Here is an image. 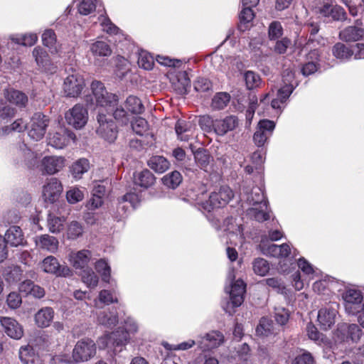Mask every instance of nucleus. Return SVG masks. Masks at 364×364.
Returning <instances> with one entry per match:
<instances>
[{
	"mask_svg": "<svg viewBox=\"0 0 364 364\" xmlns=\"http://www.w3.org/2000/svg\"><path fill=\"white\" fill-rule=\"evenodd\" d=\"M91 89L97 107L112 112L114 119L122 124H129V115L122 106H117L118 97L116 95L108 92L100 81H93Z\"/></svg>",
	"mask_w": 364,
	"mask_h": 364,
	"instance_id": "obj_1",
	"label": "nucleus"
},
{
	"mask_svg": "<svg viewBox=\"0 0 364 364\" xmlns=\"http://www.w3.org/2000/svg\"><path fill=\"white\" fill-rule=\"evenodd\" d=\"M282 237L283 232L279 230H271L268 232V235H262L259 245L262 253L267 256L281 259H286L291 255L295 257L296 255V250L292 252L289 244L284 243L281 245H277L269 242V240L277 241L282 238Z\"/></svg>",
	"mask_w": 364,
	"mask_h": 364,
	"instance_id": "obj_2",
	"label": "nucleus"
},
{
	"mask_svg": "<svg viewBox=\"0 0 364 364\" xmlns=\"http://www.w3.org/2000/svg\"><path fill=\"white\" fill-rule=\"evenodd\" d=\"M227 281L229 284L225 286V289L229 294L230 301L223 306V309L229 315H232L235 313V308L240 306L243 303L246 284L242 279L235 280L233 269L229 271Z\"/></svg>",
	"mask_w": 364,
	"mask_h": 364,
	"instance_id": "obj_3",
	"label": "nucleus"
},
{
	"mask_svg": "<svg viewBox=\"0 0 364 364\" xmlns=\"http://www.w3.org/2000/svg\"><path fill=\"white\" fill-rule=\"evenodd\" d=\"M293 80V73L291 71L286 70L284 72L282 85L277 89L275 96L274 94V91L272 89V94L270 92L266 94L264 97L260 100V105L267 103L269 102V96L272 95L273 97L271 100L272 108L281 112L284 107V103L294 90V86L292 84Z\"/></svg>",
	"mask_w": 364,
	"mask_h": 364,
	"instance_id": "obj_4",
	"label": "nucleus"
},
{
	"mask_svg": "<svg viewBox=\"0 0 364 364\" xmlns=\"http://www.w3.org/2000/svg\"><path fill=\"white\" fill-rule=\"evenodd\" d=\"M299 269L303 275L296 272L293 275L294 286L298 291L302 289L304 284H308L311 280L319 277V270L315 268L304 257H301L297 262Z\"/></svg>",
	"mask_w": 364,
	"mask_h": 364,
	"instance_id": "obj_5",
	"label": "nucleus"
},
{
	"mask_svg": "<svg viewBox=\"0 0 364 364\" xmlns=\"http://www.w3.org/2000/svg\"><path fill=\"white\" fill-rule=\"evenodd\" d=\"M362 336V330L355 323H339L333 333L335 343L342 344L349 341L358 343Z\"/></svg>",
	"mask_w": 364,
	"mask_h": 364,
	"instance_id": "obj_6",
	"label": "nucleus"
},
{
	"mask_svg": "<svg viewBox=\"0 0 364 364\" xmlns=\"http://www.w3.org/2000/svg\"><path fill=\"white\" fill-rule=\"evenodd\" d=\"M345 311L347 314L355 315L360 312L363 301V292L355 287H347L342 293Z\"/></svg>",
	"mask_w": 364,
	"mask_h": 364,
	"instance_id": "obj_7",
	"label": "nucleus"
},
{
	"mask_svg": "<svg viewBox=\"0 0 364 364\" xmlns=\"http://www.w3.org/2000/svg\"><path fill=\"white\" fill-rule=\"evenodd\" d=\"M313 4L315 12L322 16L331 18L336 21L345 19L346 12L343 9L334 5L333 0H314Z\"/></svg>",
	"mask_w": 364,
	"mask_h": 364,
	"instance_id": "obj_8",
	"label": "nucleus"
},
{
	"mask_svg": "<svg viewBox=\"0 0 364 364\" xmlns=\"http://www.w3.org/2000/svg\"><path fill=\"white\" fill-rule=\"evenodd\" d=\"M97 123L99 124L97 128V133L105 140L109 143H112L117 137L118 130L116 124L107 116L99 110L97 116Z\"/></svg>",
	"mask_w": 364,
	"mask_h": 364,
	"instance_id": "obj_9",
	"label": "nucleus"
},
{
	"mask_svg": "<svg viewBox=\"0 0 364 364\" xmlns=\"http://www.w3.org/2000/svg\"><path fill=\"white\" fill-rule=\"evenodd\" d=\"M96 345L89 338H83L77 342L73 350V359L77 362H85L94 357Z\"/></svg>",
	"mask_w": 364,
	"mask_h": 364,
	"instance_id": "obj_10",
	"label": "nucleus"
},
{
	"mask_svg": "<svg viewBox=\"0 0 364 364\" xmlns=\"http://www.w3.org/2000/svg\"><path fill=\"white\" fill-rule=\"evenodd\" d=\"M48 119L46 115L41 112L35 113L31 119L28 127V136L35 140H41L45 135Z\"/></svg>",
	"mask_w": 364,
	"mask_h": 364,
	"instance_id": "obj_11",
	"label": "nucleus"
},
{
	"mask_svg": "<svg viewBox=\"0 0 364 364\" xmlns=\"http://www.w3.org/2000/svg\"><path fill=\"white\" fill-rule=\"evenodd\" d=\"M85 87L83 77L76 70L68 75L64 80L63 91L66 96L70 97H77Z\"/></svg>",
	"mask_w": 364,
	"mask_h": 364,
	"instance_id": "obj_12",
	"label": "nucleus"
},
{
	"mask_svg": "<svg viewBox=\"0 0 364 364\" xmlns=\"http://www.w3.org/2000/svg\"><path fill=\"white\" fill-rule=\"evenodd\" d=\"M67 123L75 129L82 128L87 122V110L81 105H75L65 114Z\"/></svg>",
	"mask_w": 364,
	"mask_h": 364,
	"instance_id": "obj_13",
	"label": "nucleus"
},
{
	"mask_svg": "<svg viewBox=\"0 0 364 364\" xmlns=\"http://www.w3.org/2000/svg\"><path fill=\"white\" fill-rule=\"evenodd\" d=\"M224 342L223 334L218 331H211L197 338V345L203 351L219 347Z\"/></svg>",
	"mask_w": 364,
	"mask_h": 364,
	"instance_id": "obj_14",
	"label": "nucleus"
},
{
	"mask_svg": "<svg viewBox=\"0 0 364 364\" xmlns=\"http://www.w3.org/2000/svg\"><path fill=\"white\" fill-rule=\"evenodd\" d=\"M40 268L46 273L59 277H68L72 271L67 266H61L58 259L52 256L46 257L40 264Z\"/></svg>",
	"mask_w": 364,
	"mask_h": 364,
	"instance_id": "obj_15",
	"label": "nucleus"
},
{
	"mask_svg": "<svg viewBox=\"0 0 364 364\" xmlns=\"http://www.w3.org/2000/svg\"><path fill=\"white\" fill-rule=\"evenodd\" d=\"M65 165L63 156H46L40 163V171L43 174L54 175L60 171Z\"/></svg>",
	"mask_w": 364,
	"mask_h": 364,
	"instance_id": "obj_16",
	"label": "nucleus"
},
{
	"mask_svg": "<svg viewBox=\"0 0 364 364\" xmlns=\"http://www.w3.org/2000/svg\"><path fill=\"white\" fill-rule=\"evenodd\" d=\"M32 55L38 66L44 72L53 74L57 71V66L51 61L47 51L41 46L34 48Z\"/></svg>",
	"mask_w": 364,
	"mask_h": 364,
	"instance_id": "obj_17",
	"label": "nucleus"
},
{
	"mask_svg": "<svg viewBox=\"0 0 364 364\" xmlns=\"http://www.w3.org/2000/svg\"><path fill=\"white\" fill-rule=\"evenodd\" d=\"M275 128L273 121L269 119L260 120L258 123L257 131L253 136V140L258 147L264 146L267 139L272 135Z\"/></svg>",
	"mask_w": 364,
	"mask_h": 364,
	"instance_id": "obj_18",
	"label": "nucleus"
},
{
	"mask_svg": "<svg viewBox=\"0 0 364 364\" xmlns=\"http://www.w3.org/2000/svg\"><path fill=\"white\" fill-rule=\"evenodd\" d=\"M92 258L91 251L88 250H81L79 251H71L68 255V261L75 269L84 270L88 267L89 263Z\"/></svg>",
	"mask_w": 364,
	"mask_h": 364,
	"instance_id": "obj_19",
	"label": "nucleus"
},
{
	"mask_svg": "<svg viewBox=\"0 0 364 364\" xmlns=\"http://www.w3.org/2000/svg\"><path fill=\"white\" fill-rule=\"evenodd\" d=\"M338 311L333 306H327L319 309L317 321L323 330L331 328L336 322Z\"/></svg>",
	"mask_w": 364,
	"mask_h": 364,
	"instance_id": "obj_20",
	"label": "nucleus"
},
{
	"mask_svg": "<svg viewBox=\"0 0 364 364\" xmlns=\"http://www.w3.org/2000/svg\"><path fill=\"white\" fill-rule=\"evenodd\" d=\"M245 196L247 203L253 207L259 206L260 208H265L266 205L268 204L263 190L261 188H253L250 193H248L247 189L243 188L242 192L240 193V198L242 199Z\"/></svg>",
	"mask_w": 364,
	"mask_h": 364,
	"instance_id": "obj_21",
	"label": "nucleus"
},
{
	"mask_svg": "<svg viewBox=\"0 0 364 364\" xmlns=\"http://www.w3.org/2000/svg\"><path fill=\"white\" fill-rule=\"evenodd\" d=\"M62 191L61 183L57 178H52L44 185L43 196L46 201L54 203L58 199Z\"/></svg>",
	"mask_w": 364,
	"mask_h": 364,
	"instance_id": "obj_22",
	"label": "nucleus"
},
{
	"mask_svg": "<svg viewBox=\"0 0 364 364\" xmlns=\"http://www.w3.org/2000/svg\"><path fill=\"white\" fill-rule=\"evenodd\" d=\"M238 124V118L235 115H229L223 119H215V133L218 136H224L228 132L234 130Z\"/></svg>",
	"mask_w": 364,
	"mask_h": 364,
	"instance_id": "obj_23",
	"label": "nucleus"
},
{
	"mask_svg": "<svg viewBox=\"0 0 364 364\" xmlns=\"http://www.w3.org/2000/svg\"><path fill=\"white\" fill-rule=\"evenodd\" d=\"M0 322L8 336L16 340L21 338L23 335V328L16 320L10 317H2Z\"/></svg>",
	"mask_w": 364,
	"mask_h": 364,
	"instance_id": "obj_24",
	"label": "nucleus"
},
{
	"mask_svg": "<svg viewBox=\"0 0 364 364\" xmlns=\"http://www.w3.org/2000/svg\"><path fill=\"white\" fill-rule=\"evenodd\" d=\"M205 198H206L205 191L204 188H203L200 193L197 195L196 198H194L195 200L196 201V203L200 205L203 210L210 212L215 208L222 207L220 196L218 192L212 193L209 196L208 200H204L203 199Z\"/></svg>",
	"mask_w": 364,
	"mask_h": 364,
	"instance_id": "obj_25",
	"label": "nucleus"
},
{
	"mask_svg": "<svg viewBox=\"0 0 364 364\" xmlns=\"http://www.w3.org/2000/svg\"><path fill=\"white\" fill-rule=\"evenodd\" d=\"M75 135L70 131H63L61 132L50 133L48 137V144L57 149L64 148L70 140H75Z\"/></svg>",
	"mask_w": 364,
	"mask_h": 364,
	"instance_id": "obj_26",
	"label": "nucleus"
},
{
	"mask_svg": "<svg viewBox=\"0 0 364 364\" xmlns=\"http://www.w3.org/2000/svg\"><path fill=\"white\" fill-rule=\"evenodd\" d=\"M358 21L355 26H349L341 30L339 38L345 42H355L364 40V28L358 26Z\"/></svg>",
	"mask_w": 364,
	"mask_h": 364,
	"instance_id": "obj_27",
	"label": "nucleus"
},
{
	"mask_svg": "<svg viewBox=\"0 0 364 364\" xmlns=\"http://www.w3.org/2000/svg\"><path fill=\"white\" fill-rule=\"evenodd\" d=\"M195 126L188 121L178 119L175 124V132L178 139L188 141L194 136Z\"/></svg>",
	"mask_w": 364,
	"mask_h": 364,
	"instance_id": "obj_28",
	"label": "nucleus"
},
{
	"mask_svg": "<svg viewBox=\"0 0 364 364\" xmlns=\"http://www.w3.org/2000/svg\"><path fill=\"white\" fill-rule=\"evenodd\" d=\"M319 53L317 49L311 50L306 55V61L302 65L301 70L304 76L315 73L319 68Z\"/></svg>",
	"mask_w": 364,
	"mask_h": 364,
	"instance_id": "obj_29",
	"label": "nucleus"
},
{
	"mask_svg": "<svg viewBox=\"0 0 364 364\" xmlns=\"http://www.w3.org/2000/svg\"><path fill=\"white\" fill-rule=\"evenodd\" d=\"M97 322L106 328H112L115 326L118 321V314L116 310L105 309L96 313Z\"/></svg>",
	"mask_w": 364,
	"mask_h": 364,
	"instance_id": "obj_30",
	"label": "nucleus"
},
{
	"mask_svg": "<svg viewBox=\"0 0 364 364\" xmlns=\"http://www.w3.org/2000/svg\"><path fill=\"white\" fill-rule=\"evenodd\" d=\"M3 240L7 245L12 247H18L23 245L25 242V239L21 229L18 226H11L6 232Z\"/></svg>",
	"mask_w": 364,
	"mask_h": 364,
	"instance_id": "obj_31",
	"label": "nucleus"
},
{
	"mask_svg": "<svg viewBox=\"0 0 364 364\" xmlns=\"http://www.w3.org/2000/svg\"><path fill=\"white\" fill-rule=\"evenodd\" d=\"M36 245L38 249L54 253L58 247V240L49 235H41L35 239Z\"/></svg>",
	"mask_w": 364,
	"mask_h": 364,
	"instance_id": "obj_32",
	"label": "nucleus"
},
{
	"mask_svg": "<svg viewBox=\"0 0 364 364\" xmlns=\"http://www.w3.org/2000/svg\"><path fill=\"white\" fill-rule=\"evenodd\" d=\"M54 315V310L51 307H43L35 314V323L39 328L48 327L53 320Z\"/></svg>",
	"mask_w": 364,
	"mask_h": 364,
	"instance_id": "obj_33",
	"label": "nucleus"
},
{
	"mask_svg": "<svg viewBox=\"0 0 364 364\" xmlns=\"http://www.w3.org/2000/svg\"><path fill=\"white\" fill-rule=\"evenodd\" d=\"M4 97L11 104L22 108L25 107L28 103V97L21 91L13 88L4 90Z\"/></svg>",
	"mask_w": 364,
	"mask_h": 364,
	"instance_id": "obj_34",
	"label": "nucleus"
},
{
	"mask_svg": "<svg viewBox=\"0 0 364 364\" xmlns=\"http://www.w3.org/2000/svg\"><path fill=\"white\" fill-rule=\"evenodd\" d=\"M89 51L95 60H98L99 58L109 57L112 53L110 46L103 41H97L92 43L90 45Z\"/></svg>",
	"mask_w": 364,
	"mask_h": 364,
	"instance_id": "obj_35",
	"label": "nucleus"
},
{
	"mask_svg": "<svg viewBox=\"0 0 364 364\" xmlns=\"http://www.w3.org/2000/svg\"><path fill=\"white\" fill-rule=\"evenodd\" d=\"M41 39L43 46L47 47L52 54H58L60 53V45L53 30L46 29L42 33Z\"/></svg>",
	"mask_w": 364,
	"mask_h": 364,
	"instance_id": "obj_36",
	"label": "nucleus"
},
{
	"mask_svg": "<svg viewBox=\"0 0 364 364\" xmlns=\"http://www.w3.org/2000/svg\"><path fill=\"white\" fill-rule=\"evenodd\" d=\"M155 181V176L148 169H144L134 174V184L145 189L152 186Z\"/></svg>",
	"mask_w": 364,
	"mask_h": 364,
	"instance_id": "obj_37",
	"label": "nucleus"
},
{
	"mask_svg": "<svg viewBox=\"0 0 364 364\" xmlns=\"http://www.w3.org/2000/svg\"><path fill=\"white\" fill-rule=\"evenodd\" d=\"M90 162L87 159L81 158L73 162L70 167V172L75 180L82 178L84 173L90 169Z\"/></svg>",
	"mask_w": 364,
	"mask_h": 364,
	"instance_id": "obj_38",
	"label": "nucleus"
},
{
	"mask_svg": "<svg viewBox=\"0 0 364 364\" xmlns=\"http://www.w3.org/2000/svg\"><path fill=\"white\" fill-rule=\"evenodd\" d=\"M332 53L341 62H347L353 55V50L342 43H337L332 48Z\"/></svg>",
	"mask_w": 364,
	"mask_h": 364,
	"instance_id": "obj_39",
	"label": "nucleus"
},
{
	"mask_svg": "<svg viewBox=\"0 0 364 364\" xmlns=\"http://www.w3.org/2000/svg\"><path fill=\"white\" fill-rule=\"evenodd\" d=\"M124 107H126L127 114L130 112L133 114H140L144 110V107L141 102V100L134 95H129L125 100L124 103ZM129 116V114H128ZM130 119V117H129Z\"/></svg>",
	"mask_w": 364,
	"mask_h": 364,
	"instance_id": "obj_40",
	"label": "nucleus"
},
{
	"mask_svg": "<svg viewBox=\"0 0 364 364\" xmlns=\"http://www.w3.org/2000/svg\"><path fill=\"white\" fill-rule=\"evenodd\" d=\"M256 333L259 336H269L272 334H277V331L273 321L268 318L263 317L257 326Z\"/></svg>",
	"mask_w": 364,
	"mask_h": 364,
	"instance_id": "obj_41",
	"label": "nucleus"
},
{
	"mask_svg": "<svg viewBox=\"0 0 364 364\" xmlns=\"http://www.w3.org/2000/svg\"><path fill=\"white\" fill-rule=\"evenodd\" d=\"M20 290L26 292V294H31L37 299L43 298L46 294L43 287L35 284L30 280L24 281L20 286Z\"/></svg>",
	"mask_w": 364,
	"mask_h": 364,
	"instance_id": "obj_42",
	"label": "nucleus"
},
{
	"mask_svg": "<svg viewBox=\"0 0 364 364\" xmlns=\"http://www.w3.org/2000/svg\"><path fill=\"white\" fill-rule=\"evenodd\" d=\"M18 357L23 364H33L38 359V356L30 345L21 346L18 351Z\"/></svg>",
	"mask_w": 364,
	"mask_h": 364,
	"instance_id": "obj_43",
	"label": "nucleus"
},
{
	"mask_svg": "<svg viewBox=\"0 0 364 364\" xmlns=\"http://www.w3.org/2000/svg\"><path fill=\"white\" fill-rule=\"evenodd\" d=\"M230 95L225 92L216 93L211 102V107L214 110H222L225 109L230 101Z\"/></svg>",
	"mask_w": 364,
	"mask_h": 364,
	"instance_id": "obj_44",
	"label": "nucleus"
},
{
	"mask_svg": "<svg viewBox=\"0 0 364 364\" xmlns=\"http://www.w3.org/2000/svg\"><path fill=\"white\" fill-rule=\"evenodd\" d=\"M149 166L157 173H164L169 167V162L161 156H154L148 161Z\"/></svg>",
	"mask_w": 364,
	"mask_h": 364,
	"instance_id": "obj_45",
	"label": "nucleus"
},
{
	"mask_svg": "<svg viewBox=\"0 0 364 364\" xmlns=\"http://www.w3.org/2000/svg\"><path fill=\"white\" fill-rule=\"evenodd\" d=\"M223 228L224 231L228 232L230 235H235L239 240L242 238L243 228L241 225H235L232 218H228L223 221Z\"/></svg>",
	"mask_w": 364,
	"mask_h": 364,
	"instance_id": "obj_46",
	"label": "nucleus"
},
{
	"mask_svg": "<svg viewBox=\"0 0 364 364\" xmlns=\"http://www.w3.org/2000/svg\"><path fill=\"white\" fill-rule=\"evenodd\" d=\"M117 298L114 295V293L107 289L100 291L98 297L94 300L96 308H100V304L109 305L113 303H117Z\"/></svg>",
	"mask_w": 364,
	"mask_h": 364,
	"instance_id": "obj_47",
	"label": "nucleus"
},
{
	"mask_svg": "<svg viewBox=\"0 0 364 364\" xmlns=\"http://www.w3.org/2000/svg\"><path fill=\"white\" fill-rule=\"evenodd\" d=\"M81 278L82 282L89 288L93 289L97 286L99 277L91 268L81 271Z\"/></svg>",
	"mask_w": 364,
	"mask_h": 364,
	"instance_id": "obj_48",
	"label": "nucleus"
},
{
	"mask_svg": "<svg viewBox=\"0 0 364 364\" xmlns=\"http://www.w3.org/2000/svg\"><path fill=\"white\" fill-rule=\"evenodd\" d=\"M96 271L101 275L102 281L109 282L111 276V268L107 262L100 259L95 263Z\"/></svg>",
	"mask_w": 364,
	"mask_h": 364,
	"instance_id": "obj_49",
	"label": "nucleus"
},
{
	"mask_svg": "<svg viewBox=\"0 0 364 364\" xmlns=\"http://www.w3.org/2000/svg\"><path fill=\"white\" fill-rule=\"evenodd\" d=\"M113 346H125L129 341V336L124 329L117 328L111 333Z\"/></svg>",
	"mask_w": 364,
	"mask_h": 364,
	"instance_id": "obj_50",
	"label": "nucleus"
},
{
	"mask_svg": "<svg viewBox=\"0 0 364 364\" xmlns=\"http://www.w3.org/2000/svg\"><path fill=\"white\" fill-rule=\"evenodd\" d=\"M140 201L141 196L134 192H129L119 199L118 211L119 212L120 209H122V210L126 212L125 206L123 205L125 202H129L133 208H135Z\"/></svg>",
	"mask_w": 364,
	"mask_h": 364,
	"instance_id": "obj_51",
	"label": "nucleus"
},
{
	"mask_svg": "<svg viewBox=\"0 0 364 364\" xmlns=\"http://www.w3.org/2000/svg\"><path fill=\"white\" fill-rule=\"evenodd\" d=\"M163 183L168 188L175 189L182 181V176L178 171H173L162 178Z\"/></svg>",
	"mask_w": 364,
	"mask_h": 364,
	"instance_id": "obj_52",
	"label": "nucleus"
},
{
	"mask_svg": "<svg viewBox=\"0 0 364 364\" xmlns=\"http://www.w3.org/2000/svg\"><path fill=\"white\" fill-rule=\"evenodd\" d=\"M267 205L265 208L252 207L247 210L248 215L253 218L258 222H263L267 220L269 218V215L267 212Z\"/></svg>",
	"mask_w": 364,
	"mask_h": 364,
	"instance_id": "obj_53",
	"label": "nucleus"
},
{
	"mask_svg": "<svg viewBox=\"0 0 364 364\" xmlns=\"http://www.w3.org/2000/svg\"><path fill=\"white\" fill-rule=\"evenodd\" d=\"M137 63L139 66L144 70H151L154 60L153 56L146 50H141L139 53Z\"/></svg>",
	"mask_w": 364,
	"mask_h": 364,
	"instance_id": "obj_54",
	"label": "nucleus"
},
{
	"mask_svg": "<svg viewBox=\"0 0 364 364\" xmlns=\"http://www.w3.org/2000/svg\"><path fill=\"white\" fill-rule=\"evenodd\" d=\"M65 218L63 217H57L49 214L48 217V227L53 233L59 232L63 228Z\"/></svg>",
	"mask_w": 364,
	"mask_h": 364,
	"instance_id": "obj_55",
	"label": "nucleus"
},
{
	"mask_svg": "<svg viewBox=\"0 0 364 364\" xmlns=\"http://www.w3.org/2000/svg\"><path fill=\"white\" fill-rule=\"evenodd\" d=\"M283 27L279 21H274L268 27V38L270 41H275L282 37Z\"/></svg>",
	"mask_w": 364,
	"mask_h": 364,
	"instance_id": "obj_56",
	"label": "nucleus"
},
{
	"mask_svg": "<svg viewBox=\"0 0 364 364\" xmlns=\"http://www.w3.org/2000/svg\"><path fill=\"white\" fill-rule=\"evenodd\" d=\"M21 154L24 158V163L28 168H32L36 163V156L25 144L19 146Z\"/></svg>",
	"mask_w": 364,
	"mask_h": 364,
	"instance_id": "obj_57",
	"label": "nucleus"
},
{
	"mask_svg": "<svg viewBox=\"0 0 364 364\" xmlns=\"http://www.w3.org/2000/svg\"><path fill=\"white\" fill-rule=\"evenodd\" d=\"M254 272L259 276H264L269 270L268 262L263 258H257L252 262Z\"/></svg>",
	"mask_w": 364,
	"mask_h": 364,
	"instance_id": "obj_58",
	"label": "nucleus"
},
{
	"mask_svg": "<svg viewBox=\"0 0 364 364\" xmlns=\"http://www.w3.org/2000/svg\"><path fill=\"white\" fill-rule=\"evenodd\" d=\"M28 129L27 125L25 124L22 119H18L11 126H5L0 129V135H5L9 134L11 131L21 132L26 129Z\"/></svg>",
	"mask_w": 364,
	"mask_h": 364,
	"instance_id": "obj_59",
	"label": "nucleus"
},
{
	"mask_svg": "<svg viewBox=\"0 0 364 364\" xmlns=\"http://www.w3.org/2000/svg\"><path fill=\"white\" fill-rule=\"evenodd\" d=\"M244 79L248 90L257 87L261 82L260 77L253 71L248 70L244 73Z\"/></svg>",
	"mask_w": 364,
	"mask_h": 364,
	"instance_id": "obj_60",
	"label": "nucleus"
},
{
	"mask_svg": "<svg viewBox=\"0 0 364 364\" xmlns=\"http://www.w3.org/2000/svg\"><path fill=\"white\" fill-rule=\"evenodd\" d=\"M99 21L103 31L111 35H114L118 33L119 28L112 23L107 16L102 15L99 17Z\"/></svg>",
	"mask_w": 364,
	"mask_h": 364,
	"instance_id": "obj_61",
	"label": "nucleus"
},
{
	"mask_svg": "<svg viewBox=\"0 0 364 364\" xmlns=\"http://www.w3.org/2000/svg\"><path fill=\"white\" fill-rule=\"evenodd\" d=\"M132 128L136 134L142 136L148 132L149 124L145 119L137 117L132 122Z\"/></svg>",
	"mask_w": 364,
	"mask_h": 364,
	"instance_id": "obj_62",
	"label": "nucleus"
},
{
	"mask_svg": "<svg viewBox=\"0 0 364 364\" xmlns=\"http://www.w3.org/2000/svg\"><path fill=\"white\" fill-rule=\"evenodd\" d=\"M83 228L81 224L77 221H73L68 228L67 235L69 239L75 240L81 236Z\"/></svg>",
	"mask_w": 364,
	"mask_h": 364,
	"instance_id": "obj_63",
	"label": "nucleus"
},
{
	"mask_svg": "<svg viewBox=\"0 0 364 364\" xmlns=\"http://www.w3.org/2000/svg\"><path fill=\"white\" fill-rule=\"evenodd\" d=\"M199 125L200 128L207 133L215 132V119L209 115L200 117Z\"/></svg>",
	"mask_w": 364,
	"mask_h": 364,
	"instance_id": "obj_64",
	"label": "nucleus"
}]
</instances>
